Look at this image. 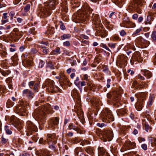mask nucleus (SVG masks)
<instances>
[{"label":"nucleus","mask_w":156,"mask_h":156,"mask_svg":"<svg viewBox=\"0 0 156 156\" xmlns=\"http://www.w3.org/2000/svg\"><path fill=\"white\" fill-rule=\"evenodd\" d=\"M51 105L48 104L41 107H39L35 109L33 113V115L38 119V123L40 130L42 129L43 127V125L45 123L46 114L51 112Z\"/></svg>","instance_id":"nucleus-1"},{"label":"nucleus","mask_w":156,"mask_h":156,"mask_svg":"<svg viewBox=\"0 0 156 156\" xmlns=\"http://www.w3.org/2000/svg\"><path fill=\"white\" fill-rule=\"evenodd\" d=\"M92 9L87 3L82 5L81 10L77 11L73 15V21L76 23H80L86 20L92 13Z\"/></svg>","instance_id":"nucleus-2"},{"label":"nucleus","mask_w":156,"mask_h":156,"mask_svg":"<svg viewBox=\"0 0 156 156\" xmlns=\"http://www.w3.org/2000/svg\"><path fill=\"white\" fill-rule=\"evenodd\" d=\"M100 118L102 121L109 122L114 120V117L111 111L109 108H106L101 112Z\"/></svg>","instance_id":"nucleus-3"},{"label":"nucleus","mask_w":156,"mask_h":156,"mask_svg":"<svg viewBox=\"0 0 156 156\" xmlns=\"http://www.w3.org/2000/svg\"><path fill=\"white\" fill-rule=\"evenodd\" d=\"M101 139L104 141H110L113 137V133L111 130H105L101 131L100 134Z\"/></svg>","instance_id":"nucleus-4"},{"label":"nucleus","mask_w":156,"mask_h":156,"mask_svg":"<svg viewBox=\"0 0 156 156\" xmlns=\"http://www.w3.org/2000/svg\"><path fill=\"white\" fill-rule=\"evenodd\" d=\"M45 85L48 91L52 93L56 92L59 90V88L54 85V81L50 79L46 80Z\"/></svg>","instance_id":"nucleus-5"},{"label":"nucleus","mask_w":156,"mask_h":156,"mask_svg":"<svg viewBox=\"0 0 156 156\" xmlns=\"http://www.w3.org/2000/svg\"><path fill=\"white\" fill-rule=\"evenodd\" d=\"M26 126L28 130V133H27V136L31 135L33 132H37V128L33 122L30 121H28L27 122Z\"/></svg>","instance_id":"nucleus-6"},{"label":"nucleus","mask_w":156,"mask_h":156,"mask_svg":"<svg viewBox=\"0 0 156 156\" xmlns=\"http://www.w3.org/2000/svg\"><path fill=\"white\" fill-rule=\"evenodd\" d=\"M14 112L21 116L25 115L27 113L26 107L24 105H18L16 106L14 109Z\"/></svg>","instance_id":"nucleus-7"},{"label":"nucleus","mask_w":156,"mask_h":156,"mask_svg":"<svg viewBox=\"0 0 156 156\" xmlns=\"http://www.w3.org/2000/svg\"><path fill=\"white\" fill-rule=\"evenodd\" d=\"M139 95L140 99H138V102L136 104L135 106V107L138 111H140L142 109L144 99V93H140Z\"/></svg>","instance_id":"nucleus-8"},{"label":"nucleus","mask_w":156,"mask_h":156,"mask_svg":"<svg viewBox=\"0 0 156 156\" xmlns=\"http://www.w3.org/2000/svg\"><path fill=\"white\" fill-rule=\"evenodd\" d=\"M46 140L48 144H50L51 143L55 144L56 143L57 140L55 134H48L47 136Z\"/></svg>","instance_id":"nucleus-9"},{"label":"nucleus","mask_w":156,"mask_h":156,"mask_svg":"<svg viewBox=\"0 0 156 156\" xmlns=\"http://www.w3.org/2000/svg\"><path fill=\"white\" fill-rule=\"evenodd\" d=\"M91 20L92 23L97 26H100L101 21L98 15L93 14L91 16Z\"/></svg>","instance_id":"nucleus-10"},{"label":"nucleus","mask_w":156,"mask_h":156,"mask_svg":"<svg viewBox=\"0 0 156 156\" xmlns=\"http://www.w3.org/2000/svg\"><path fill=\"white\" fill-rule=\"evenodd\" d=\"M23 97L31 99L34 97V94L30 90L28 89L24 90L22 92Z\"/></svg>","instance_id":"nucleus-11"},{"label":"nucleus","mask_w":156,"mask_h":156,"mask_svg":"<svg viewBox=\"0 0 156 156\" xmlns=\"http://www.w3.org/2000/svg\"><path fill=\"white\" fill-rule=\"evenodd\" d=\"M132 60H135L139 62H141L143 59L140 57V53L138 51L135 52L133 54L132 56Z\"/></svg>","instance_id":"nucleus-12"},{"label":"nucleus","mask_w":156,"mask_h":156,"mask_svg":"<svg viewBox=\"0 0 156 156\" xmlns=\"http://www.w3.org/2000/svg\"><path fill=\"white\" fill-rule=\"evenodd\" d=\"M60 82L66 84H68L70 82L67 77L62 72H60Z\"/></svg>","instance_id":"nucleus-13"},{"label":"nucleus","mask_w":156,"mask_h":156,"mask_svg":"<svg viewBox=\"0 0 156 156\" xmlns=\"http://www.w3.org/2000/svg\"><path fill=\"white\" fill-rule=\"evenodd\" d=\"M22 36V34L20 33H18L11 34H10V37L12 39L15 41H16Z\"/></svg>","instance_id":"nucleus-14"},{"label":"nucleus","mask_w":156,"mask_h":156,"mask_svg":"<svg viewBox=\"0 0 156 156\" xmlns=\"http://www.w3.org/2000/svg\"><path fill=\"white\" fill-rule=\"evenodd\" d=\"M51 8L50 10L48 9H46L44 10V11L43 12V16L44 17H46L47 16H49L51 15V13L52 12L51 10H52L53 9V8L54 6V4H51Z\"/></svg>","instance_id":"nucleus-15"},{"label":"nucleus","mask_w":156,"mask_h":156,"mask_svg":"<svg viewBox=\"0 0 156 156\" xmlns=\"http://www.w3.org/2000/svg\"><path fill=\"white\" fill-rule=\"evenodd\" d=\"M59 118L57 117H54L52 118L50 120V122L52 124V127L53 126V125H57L59 123Z\"/></svg>","instance_id":"nucleus-16"},{"label":"nucleus","mask_w":156,"mask_h":156,"mask_svg":"<svg viewBox=\"0 0 156 156\" xmlns=\"http://www.w3.org/2000/svg\"><path fill=\"white\" fill-rule=\"evenodd\" d=\"M130 21L128 17H125L122 19V24L124 27H127L129 25Z\"/></svg>","instance_id":"nucleus-17"},{"label":"nucleus","mask_w":156,"mask_h":156,"mask_svg":"<svg viewBox=\"0 0 156 156\" xmlns=\"http://www.w3.org/2000/svg\"><path fill=\"white\" fill-rule=\"evenodd\" d=\"M142 124L143 126L145 128V130L148 132L151 130V127L149 125L147 122H146L145 120H142Z\"/></svg>","instance_id":"nucleus-18"},{"label":"nucleus","mask_w":156,"mask_h":156,"mask_svg":"<svg viewBox=\"0 0 156 156\" xmlns=\"http://www.w3.org/2000/svg\"><path fill=\"white\" fill-rule=\"evenodd\" d=\"M125 144L129 147V149H132L134 148L136 146V143L131 142L130 141H127L125 142Z\"/></svg>","instance_id":"nucleus-19"},{"label":"nucleus","mask_w":156,"mask_h":156,"mask_svg":"<svg viewBox=\"0 0 156 156\" xmlns=\"http://www.w3.org/2000/svg\"><path fill=\"white\" fill-rule=\"evenodd\" d=\"M155 97L154 95H151L149 99L148 103H147V106L148 107H150L152 105L153 101Z\"/></svg>","instance_id":"nucleus-20"},{"label":"nucleus","mask_w":156,"mask_h":156,"mask_svg":"<svg viewBox=\"0 0 156 156\" xmlns=\"http://www.w3.org/2000/svg\"><path fill=\"white\" fill-rule=\"evenodd\" d=\"M141 71L144 73V76L147 78H150L152 76V73L147 70H142Z\"/></svg>","instance_id":"nucleus-21"},{"label":"nucleus","mask_w":156,"mask_h":156,"mask_svg":"<svg viewBox=\"0 0 156 156\" xmlns=\"http://www.w3.org/2000/svg\"><path fill=\"white\" fill-rule=\"evenodd\" d=\"M14 125L18 130H21L23 128L22 123L19 120L14 123Z\"/></svg>","instance_id":"nucleus-22"},{"label":"nucleus","mask_w":156,"mask_h":156,"mask_svg":"<svg viewBox=\"0 0 156 156\" xmlns=\"http://www.w3.org/2000/svg\"><path fill=\"white\" fill-rule=\"evenodd\" d=\"M54 69V66L52 64V62H49L46 67V71L47 72H49L50 71V69Z\"/></svg>","instance_id":"nucleus-23"},{"label":"nucleus","mask_w":156,"mask_h":156,"mask_svg":"<svg viewBox=\"0 0 156 156\" xmlns=\"http://www.w3.org/2000/svg\"><path fill=\"white\" fill-rule=\"evenodd\" d=\"M94 104L93 105L95 106L96 108V111H94V115H96L97 114V112L98 111V106L99 102V101L98 100L96 101V100L95 101H94Z\"/></svg>","instance_id":"nucleus-24"},{"label":"nucleus","mask_w":156,"mask_h":156,"mask_svg":"<svg viewBox=\"0 0 156 156\" xmlns=\"http://www.w3.org/2000/svg\"><path fill=\"white\" fill-rule=\"evenodd\" d=\"M121 97L120 95L116 94V93H114V95L113 96V101H114V103L117 102L119 101V99Z\"/></svg>","instance_id":"nucleus-25"},{"label":"nucleus","mask_w":156,"mask_h":156,"mask_svg":"<svg viewBox=\"0 0 156 156\" xmlns=\"http://www.w3.org/2000/svg\"><path fill=\"white\" fill-rule=\"evenodd\" d=\"M60 49L58 47L55 49L53 50L50 53L51 55H57L60 53Z\"/></svg>","instance_id":"nucleus-26"},{"label":"nucleus","mask_w":156,"mask_h":156,"mask_svg":"<svg viewBox=\"0 0 156 156\" xmlns=\"http://www.w3.org/2000/svg\"><path fill=\"white\" fill-rule=\"evenodd\" d=\"M120 63L122 64V63H124L125 64L127 61V57L122 55L120 56Z\"/></svg>","instance_id":"nucleus-27"},{"label":"nucleus","mask_w":156,"mask_h":156,"mask_svg":"<svg viewBox=\"0 0 156 156\" xmlns=\"http://www.w3.org/2000/svg\"><path fill=\"white\" fill-rule=\"evenodd\" d=\"M135 9H137L141 6V0H135Z\"/></svg>","instance_id":"nucleus-28"},{"label":"nucleus","mask_w":156,"mask_h":156,"mask_svg":"<svg viewBox=\"0 0 156 156\" xmlns=\"http://www.w3.org/2000/svg\"><path fill=\"white\" fill-rule=\"evenodd\" d=\"M135 0H133L130 4L129 6V9L130 11H132L134 10V9H135Z\"/></svg>","instance_id":"nucleus-29"},{"label":"nucleus","mask_w":156,"mask_h":156,"mask_svg":"<svg viewBox=\"0 0 156 156\" xmlns=\"http://www.w3.org/2000/svg\"><path fill=\"white\" fill-rule=\"evenodd\" d=\"M71 37V36L69 34H65L61 36V40H63L65 39H69Z\"/></svg>","instance_id":"nucleus-30"},{"label":"nucleus","mask_w":156,"mask_h":156,"mask_svg":"<svg viewBox=\"0 0 156 156\" xmlns=\"http://www.w3.org/2000/svg\"><path fill=\"white\" fill-rule=\"evenodd\" d=\"M40 154L39 156H48V152L44 150H40Z\"/></svg>","instance_id":"nucleus-31"},{"label":"nucleus","mask_w":156,"mask_h":156,"mask_svg":"<svg viewBox=\"0 0 156 156\" xmlns=\"http://www.w3.org/2000/svg\"><path fill=\"white\" fill-rule=\"evenodd\" d=\"M105 149L103 147H99L98 148V152L102 156L104 155L105 153Z\"/></svg>","instance_id":"nucleus-32"},{"label":"nucleus","mask_w":156,"mask_h":156,"mask_svg":"<svg viewBox=\"0 0 156 156\" xmlns=\"http://www.w3.org/2000/svg\"><path fill=\"white\" fill-rule=\"evenodd\" d=\"M86 152L89 154L92 155L93 154V148L90 147H87L85 149Z\"/></svg>","instance_id":"nucleus-33"},{"label":"nucleus","mask_w":156,"mask_h":156,"mask_svg":"<svg viewBox=\"0 0 156 156\" xmlns=\"http://www.w3.org/2000/svg\"><path fill=\"white\" fill-rule=\"evenodd\" d=\"M10 119V121L12 122V124H13L19 120V119H17V118L14 115L11 116Z\"/></svg>","instance_id":"nucleus-34"},{"label":"nucleus","mask_w":156,"mask_h":156,"mask_svg":"<svg viewBox=\"0 0 156 156\" xmlns=\"http://www.w3.org/2000/svg\"><path fill=\"white\" fill-rule=\"evenodd\" d=\"M24 64L25 66L29 67L32 66V62L31 61L28 60L25 62Z\"/></svg>","instance_id":"nucleus-35"},{"label":"nucleus","mask_w":156,"mask_h":156,"mask_svg":"<svg viewBox=\"0 0 156 156\" xmlns=\"http://www.w3.org/2000/svg\"><path fill=\"white\" fill-rule=\"evenodd\" d=\"M39 143L42 145H45L47 143V141L46 139L44 140L42 138H40L39 141Z\"/></svg>","instance_id":"nucleus-36"},{"label":"nucleus","mask_w":156,"mask_h":156,"mask_svg":"<svg viewBox=\"0 0 156 156\" xmlns=\"http://www.w3.org/2000/svg\"><path fill=\"white\" fill-rule=\"evenodd\" d=\"M125 48H127L128 49H132L133 50L135 51V48L133 45L132 44H129L128 45H126L125 46Z\"/></svg>","instance_id":"nucleus-37"},{"label":"nucleus","mask_w":156,"mask_h":156,"mask_svg":"<svg viewBox=\"0 0 156 156\" xmlns=\"http://www.w3.org/2000/svg\"><path fill=\"white\" fill-rule=\"evenodd\" d=\"M3 46L2 44H0V50L1 52L0 53H3V55H6L7 54V53L6 52V51L5 50H3V48H5L4 46V48H3Z\"/></svg>","instance_id":"nucleus-38"},{"label":"nucleus","mask_w":156,"mask_h":156,"mask_svg":"<svg viewBox=\"0 0 156 156\" xmlns=\"http://www.w3.org/2000/svg\"><path fill=\"white\" fill-rule=\"evenodd\" d=\"M151 38L154 42H156V31H153L151 35Z\"/></svg>","instance_id":"nucleus-39"},{"label":"nucleus","mask_w":156,"mask_h":156,"mask_svg":"<svg viewBox=\"0 0 156 156\" xmlns=\"http://www.w3.org/2000/svg\"><path fill=\"white\" fill-rule=\"evenodd\" d=\"M80 79L79 77H77L76 78L75 80L74 83L75 84L77 87H79L80 85V82L79 81Z\"/></svg>","instance_id":"nucleus-40"},{"label":"nucleus","mask_w":156,"mask_h":156,"mask_svg":"<svg viewBox=\"0 0 156 156\" xmlns=\"http://www.w3.org/2000/svg\"><path fill=\"white\" fill-rule=\"evenodd\" d=\"M7 106L8 107V108H10L11 107L14 105L13 103L10 100H8L7 102Z\"/></svg>","instance_id":"nucleus-41"},{"label":"nucleus","mask_w":156,"mask_h":156,"mask_svg":"<svg viewBox=\"0 0 156 156\" xmlns=\"http://www.w3.org/2000/svg\"><path fill=\"white\" fill-rule=\"evenodd\" d=\"M101 31H102L101 33L100 34V36L101 37L104 38L107 36V32L104 30H102Z\"/></svg>","instance_id":"nucleus-42"},{"label":"nucleus","mask_w":156,"mask_h":156,"mask_svg":"<svg viewBox=\"0 0 156 156\" xmlns=\"http://www.w3.org/2000/svg\"><path fill=\"white\" fill-rule=\"evenodd\" d=\"M5 86H0V96L2 95L3 93L5 91Z\"/></svg>","instance_id":"nucleus-43"},{"label":"nucleus","mask_w":156,"mask_h":156,"mask_svg":"<svg viewBox=\"0 0 156 156\" xmlns=\"http://www.w3.org/2000/svg\"><path fill=\"white\" fill-rule=\"evenodd\" d=\"M39 86V83H36L34 84V87L33 88V90L35 92H37L38 91V90Z\"/></svg>","instance_id":"nucleus-44"},{"label":"nucleus","mask_w":156,"mask_h":156,"mask_svg":"<svg viewBox=\"0 0 156 156\" xmlns=\"http://www.w3.org/2000/svg\"><path fill=\"white\" fill-rule=\"evenodd\" d=\"M36 83L35 81H31L29 82L28 86L30 89H32Z\"/></svg>","instance_id":"nucleus-45"},{"label":"nucleus","mask_w":156,"mask_h":156,"mask_svg":"<svg viewBox=\"0 0 156 156\" xmlns=\"http://www.w3.org/2000/svg\"><path fill=\"white\" fill-rule=\"evenodd\" d=\"M8 141V140L7 138H5L4 137V136L2 135V144H5L7 143Z\"/></svg>","instance_id":"nucleus-46"},{"label":"nucleus","mask_w":156,"mask_h":156,"mask_svg":"<svg viewBox=\"0 0 156 156\" xmlns=\"http://www.w3.org/2000/svg\"><path fill=\"white\" fill-rule=\"evenodd\" d=\"M151 144L153 147L156 146V139L155 138H152L151 139Z\"/></svg>","instance_id":"nucleus-47"},{"label":"nucleus","mask_w":156,"mask_h":156,"mask_svg":"<svg viewBox=\"0 0 156 156\" xmlns=\"http://www.w3.org/2000/svg\"><path fill=\"white\" fill-rule=\"evenodd\" d=\"M142 27H140L137 29L133 33V35H136L139 33L142 30Z\"/></svg>","instance_id":"nucleus-48"},{"label":"nucleus","mask_w":156,"mask_h":156,"mask_svg":"<svg viewBox=\"0 0 156 156\" xmlns=\"http://www.w3.org/2000/svg\"><path fill=\"white\" fill-rule=\"evenodd\" d=\"M8 126H5V130L6 133L8 134H10L12 133V131L9 129H8Z\"/></svg>","instance_id":"nucleus-49"},{"label":"nucleus","mask_w":156,"mask_h":156,"mask_svg":"<svg viewBox=\"0 0 156 156\" xmlns=\"http://www.w3.org/2000/svg\"><path fill=\"white\" fill-rule=\"evenodd\" d=\"M30 4H27L25 7L24 10L25 12H28L30 9Z\"/></svg>","instance_id":"nucleus-50"},{"label":"nucleus","mask_w":156,"mask_h":156,"mask_svg":"<svg viewBox=\"0 0 156 156\" xmlns=\"http://www.w3.org/2000/svg\"><path fill=\"white\" fill-rule=\"evenodd\" d=\"M112 38L114 41H119L120 40L119 37L116 35H113Z\"/></svg>","instance_id":"nucleus-51"},{"label":"nucleus","mask_w":156,"mask_h":156,"mask_svg":"<svg viewBox=\"0 0 156 156\" xmlns=\"http://www.w3.org/2000/svg\"><path fill=\"white\" fill-rule=\"evenodd\" d=\"M136 25L135 23L130 22L129 25L127 27V28H133L135 27H136Z\"/></svg>","instance_id":"nucleus-52"},{"label":"nucleus","mask_w":156,"mask_h":156,"mask_svg":"<svg viewBox=\"0 0 156 156\" xmlns=\"http://www.w3.org/2000/svg\"><path fill=\"white\" fill-rule=\"evenodd\" d=\"M152 20L151 17V16H148L147 17L146 22L149 24L151 23Z\"/></svg>","instance_id":"nucleus-53"},{"label":"nucleus","mask_w":156,"mask_h":156,"mask_svg":"<svg viewBox=\"0 0 156 156\" xmlns=\"http://www.w3.org/2000/svg\"><path fill=\"white\" fill-rule=\"evenodd\" d=\"M44 64V62L41 60L39 64V67L40 68H42L43 67Z\"/></svg>","instance_id":"nucleus-54"},{"label":"nucleus","mask_w":156,"mask_h":156,"mask_svg":"<svg viewBox=\"0 0 156 156\" xmlns=\"http://www.w3.org/2000/svg\"><path fill=\"white\" fill-rule=\"evenodd\" d=\"M63 45L65 46L69 47L70 45V43L69 41H66L63 43Z\"/></svg>","instance_id":"nucleus-55"},{"label":"nucleus","mask_w":156,"mask_h":156,"mask_svg":"<svg viewBox=\"0 0 156 156\" xmlns=\"http://www.w3.org/2000/svg\"><path fill=\"white\" fill-rule=\"evenodd\" d=\"M88 41H86L85 40H83L81 41V45L82 46H85V44L86 45H88Z\"/></svg>","instance_id":"nucleus-56"},{"label":"nucleus","mask_w":156,"mask_h":156,"mask_svg":"<svg viewBox=\"0 0 156 156\" xmlns=\"http://www.w3.org/2000/svg\"><path fill=\"white\" fill-rule=\"evenodd\" d=\"M9 73V71L7 70L6 71H3L2 73V75L4 76H5L6 75H8Z\"/></svg>","instance_id":"nucleus-57"},{"label":"nucleus","mask_w":156,"mask_h":156,"mask_svg":"<svg viewBox=\"0 0 156 156\" xmlns=\"http://www.w3.org/2000/svg\"><path fill=\"white\" fill-rule=\"evenodd\" d=\"M101 47L104 48H105L107 50L111 51V50H110L109 48L106 46L105 44H102L101 45Z\"/></svg>","instance_id":"nucleus-58"},{"label":"nucleus","mask_w":156,"mask_h":156,"mask_svg":"<svg viewBox=\"0 0 156 156\" xmlns=\"http://www.w3.org/2000/svg\"><path fill=\"white\" fill-rule=\"evenodd\" d=\"M109 17L112 19H115L116 18V16L115 14V12H112L109 16Z\"/></svg>","instance_id":"nucleus-59"},{"label":"nucleus","mask_w":156,"mask_h":156,"mask_svg":"<svg viewBox=\"0 0 156 156\" xmlns=\"http://www.w3.org/2000/svg\"><path fill=\"white\" fill-rule=\"evenodd\" d=\"M120 35L121 36H124L125 35L126 33V32L125 31L123 30H122L120 32Z\"/></svg>","instance_id":"nucleus-60"},{"label":"nucleus","mask_w":156,"mask_h":156,"mask_svg":"<svg viewBox=\"0 0 156 156\" xmlns=\"http://www.w3.org/2000/svg\"><path fill=\"white\" fill-rule=\"evenodd\" d=\"M115 44L109 43L108 44V45L110 48H115Z\"/></svg>","instance_id":"nucleus-61"},{"label":"nucleus","mask_w":156,"mask_h":156,"mask_svg":"<svg viewBox=\"0 0 156 156\" xmlns=\"http://www.w3.org/2000/svg\"><path fill=\"white\" fill-rule=\"evenodd\" d=\"M60 23H61L60 26L61 29L62 30H65L66 29V27L65 26L63 25L62 22V21H60Z\"/></svg>","instance_id":"nucleus-62"},{"label":"nucleus","mask_w":156,"mask_h":156,"mask_svg":"<svg viewBox=\"0 0 156 156\" xmlns=\"http://www.w3.org/2000/svg\"><path fill=\"white\" fill-rule=\"evenodd\" d=\"M54 143H51L50 144H48L49 145V147L51 149H52L54 151L55 149V147L54 146Z\"/></svg>","instance_id":"nucleus-63"},{"label":"nucleus","mask_w":156,"mask_h":156,"mask_svg":"<svg viewBox=\"0 0 156 156\" xmlns=\"http://www.w3.org/2000/svg\"><path fill=\"white\" fill-rule=\"evenodd\" d=\"M42 51L43 52V55H46L49 52L48 49H42Z\"/></svg>","instance_id":"nucleus-64"}]
</instances>
